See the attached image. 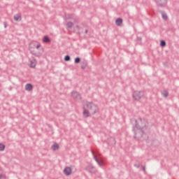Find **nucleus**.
Returning a JSON list of instances; mask_svg holds the SVG:
<instances>
[{"label":"nucleus","instance_id":"1","mask_svg":"<svg viewBox=\"0 0 179 179\" xmlns=\"http://www.w3.org/2000/svg\"><path fill=\"white\" fill-rule=\"evenodd\" d=\"M135 127H133V131L134 132V138L135 139H141L143 138L145 135V129L148 127V121L145 119L138 118V120H135Z\"/></svg>","mask_w":179,"mask_h":179},{"label":"nucleus","instance_id":"2","mask_svg":"<svg viewBox=\"0 0 179 179\" xmlns=\"http://www.w3.org/2000/svg\"><path fill=\"white\" fill-rule=\"evenodd\" d=\"M86 107H87V110H86L85 108H83V110H84L83 115L86 118H87V117H89V115H90V114L94 115V114H96V113H97V110H99V108L97 107V106H96L92 102H87L86 103Z\"/></svg>","mask_w":179,"mask_h":179},{"label":"nucleus","instance_id":"3","mask_svg":"<svg viewBox=\"0 0 179 179\" xmlns=\"http://www.w3.org/2000/svg\"><path fill=\"white\" fill-rule=\"evenodd\" d=\"M143 92L142 91H135L133 93V97L135 100H139L143 96Z\"/></svg>","mask_w":179,"mask_h":179},{"label":"nucleus","instance_id":"4","mask_svg":"<svg viewBox=\"0 0 179 179\" xmlns=\"http://www.w3.org/2000/svg\"><path fill=\"white\" fill-rule=\"evenodd\" d=\"M86 170L87 171H89L90 173H91V174H94V173L97 171V170L96 169V167H94L93 164L88 165L86 168Z\"/></svg>","mask_w":179,"mask_h":179},{"label":"nucleus","instance_id":"5","mask_svg":"<svg viewBox=\"0 0 179 179\" xmlns=\"http://www.w3.org/2000/svg\"><path fill=\"white\" fill-rule=\"evenodd\" d=\"M157 6H166L167 5V0H155Z\"/></svg>","mask_w":179,"mask_h":179},{"label":"nucleus","instance_id":"6","mask_svg":"<svg viewBox=\"0 0 179 179\" xmlns=\"http://www.w3.org/2000/svg\"><path fill=\"white\" fill-rule=\"evenodd\" d=\"M71 96L76 101H79L81 99L80 94L78 92H71Z\"/></svg>","mask_w":179,"mask_h":179},{"label":"nucleus","instance_id":"7","mask_svg":"<svg viewBox=\"0 0 179 179\" xmlns=\"http://www.w3.org/2000/svg\"><path fill=\"white\" fill-rule=\"evenodd\" d=\"M64 173L65 176H71V174H72V169H71V167H69V166H66L64 169Z\"/></svg>","mask_w":179,"mask_h":179},{"label":"nucleus","instance_id":"8","mask_svg":"<svg viewBox=\"0 0 179 179\" xmlns=\"http://www.w3.org/2000/svg\"><path fill=\"white\" fill-rule=\"evenodd\" d=\"M29 62L31 68H36V66L37 65V60H36V59H30Z\"/></svg>","mask_w":179,"mask_h":179},{"label":"nucleus","instance_id":"9","mask_svg":"<svg viewBox=\"0 0 179 179\" xmlns=\"http://www.w3.org/2000/svg\"><path fill=\"white\" fill-rule=\"evenodd\" d=\"M94 159H95V162L99 164V166H103L104 164V162L101 159H97V157L94 156Z\"/></svg>","mask_w":179,"mask_h":179},{"label":"nucleus","instance_id":"10","mask_svg":"<svg viewBox=\"0 0 179 179\" xmlns=\"http://www.w3.org/2000/svg\"><path fill=\"white\" fill-rule=\"evenodd\" d=\"M36 45H37V42L36 41L31 42L29 47V50H34V48H36Z\"/></svg>","mask_w":179,"mask_h":179},{"label":"nucleus","instance_id":"11","mask_svg":"<svg viewBox=\"0 0 179 179\" xmlns=\"http://www.w3.org/2000/svg\"><path fill=\"white\" fill-rule=\"evenodd\" d=\"M14 20H15V22L22 20V16H20V14H16L14 15Z\"/></svg>","mask_w":179,"mask_h":179},{"label":"nucleus","instance_id":"12","mask_svg":"<svg viewBox=\"0 0 179 179\" xmlns=\"http://www.w3.org/2000/svg\"><path fill=\"white\" fill-rule=\"evenodd\" d=\"M25 90L30 92V90H33V85L31 84H27L25 85Z\"/></svg>","mask_w":179,"mask_h":179},{"label":"nucleus","instance_id":"13","mask_svg":"<svg viewBox=\"0 0 179 179\" xmlns=\"http://www.w3.org/2000/svg\"><path fill=\"white\" fill-rule=\"evenodd\" d=\"M115 24L117 26H120V24H122V18H117L116 20H115Z\"/></svg>","mask_w":179,"mask_h":179},{"label":"nucleus","instance_id":"14","mask_svg":"<svg viewBox=\"0 0 179 179\" xmlns=\"http://www.w3.org/2000/svg\"><path fill=\"white\" fill-rule=\"evenodd\" d=\"M43 43H51V40L50 39V38L47 36H45L43 38Z\"/></svg>","mask_w":179,"mask_h":179},{"label":"nucleus","instance_id":"15","mask_svg":"<svg viewBox=\"0 0 179 179\" xmlns=\"http://www.w3.org/2000/svg\"><path fill=\"white\" fill-rule=\"evenodd\" d=\"M29 51L32 55H34V57H40V55L34 51V49H29Z\"/></svg>","mask_w":179,"mask_h":179},{"label":"nucleus","instance_id":"16","mask_svg":"<svg viewBox=\"0 0 179 179\" xmlns=\"http://www.w3.org/2000/svg\"><path fill=\"white\" fill-rule=\"evenodd\" d=\"M59 148V146L57 143L52 145V150H58Z\"/></svg>","mask_w":179,"mask_h":179},{"label":"nucleus","instance_id":"17","mask_svg":"<svg viewBox=\"0 0 179 179\" xmlns=\"http://www.w3.org/2000/svg\"><path fill=\"white\" fill-rule=\"evenodd\" d=\"M72 26H73V23L72 22H69L66 24L67 29H72Z\"/></svg>","mask_w":179,"mask_h":179},{"label":"nucleus","instance_id":"18","mask_svg":"<svg viewBox=\"0 0 179 179\" xmlns=\"http://www.w3.org/2000/svg\"><path fill=\"white\" fill-rule=\"evenodd\" d=\"M109 141H110V143H109L110 145H115V139L114 138L110 137Z\"/></svg>","mask_w":179,"mask_h":179},{"label":"nucleus","instance_id":"19","mask_svg":"<svg viewBox=\"0 0 179 179\" xmlns=\"http://www.w3.org/2000/svg\"><path fill=\"white\" fill-rule=\"evenodd\" d=\"M162 16L164 20H167V14L166 13L162 12Z\"/></svg>","mask_w":179,"mask_h":179},{"label":"nucleus","instance_id":"20","mask_svg":"<svg viewBox=\"0 0 179 179\" xmlns=\"http://www.w3.org/2000/svg\"><path fill=\"white\" fill-rule=\"evenodd\" d=\"M162 94L164 97H168L169 92H167V90H164Z\"/></svg>","mask_w":179,"mask_h":179},{"label":"nucleus","instance_id":"21","mask_svg":"<svg viewBox=\"0 0 179 179\" xmlns=\"http://www.w3.org/2000/svg\"><path fill=\"white\" fill-rule=\"evenodd\" d=\"M5 150V145L0 143V152H3Z\"/></svg>","mask_w":179,"mask_h":179},{"label":"nucleus","instance_id":"22","mask_svg":"<svg viewBox=\"0 0 179 179\" xmlns=\"http://www.w3.org/2000/svg\"><path fill=\"white\" fill-rule=\"evenodd\" d=\"M64 61L66 62L71 61V57L69 55H66L64 57Z\"/></svg>","mask_w":179,"mask_h":179},{"label":"nucleus","instance_id":"23","mask_svg":"<svg viewBox=\"0 0 179 179\" xmlns=\"http://www.w3.org/2000/svg\"><path fill=\"white\" fill-rule=\"evenodd\" d=\"M160 45H161V47L166 46V41H160Z\"/></svg>","mask_w":179,"mask_h":179},{"label":"nucleus","instance_id":"24","mask_svg":"<svg viewBox=\"0 0 179 179\" xmlns=\"http://www.w3.org/2000/svg\"><path fill=\"white\" fill-rule=\"evenodd\" d=\"M80 62V57H76L75 59V64H79Z\"/></svg>","mask_w":179,"mask_h":179},{"label":"nucleus","instance_id":"25","mask_svg":"<svg viewBox=\"0 0 179 179\" xmlns=\"http://www.w3.org/2000/svg\"><path fill=\"white\" fill-rule=\"evenodd\" d=\"M41 47V45H40V43H36L35 48H36V50H38V48Z\"/></svg>","mask_w":179,"mask_h":179},{"label":"nucleus","instance_id":"26","mask_svg":"<svg viewBox=\"0 0 179 179\" xmlns=\"http://www.w3.org/2000/svg\"><path fill=\"white\" fill-rule=\"evenodd\" d=\"M1 178H5V176L2 175L1 173H0V179Z\"/></svg>","mask_w":179,"mask_h":179},{"label":"nucleus","instance_id":"27","mask_svg":"<svg viewBox=\"0 0 179 179\" xmlns=\"http://www.w3.org/2000/svg\"><path fill=\"white\" fill-rule=\"evenodd\" d=\"M3 25H4L5 29H6V27H7L6 22H3Z\"/></svg>","mask_w":179,"mask_h":179},{"label":"nucleus","instance_id":"28","mask_svg":"<svg viewBox=\"0 0 179 179\" xmlns=\"http://www.w3.org/2000/svg\"><path fill=\"white\" fill-rule=\"evenodd\" d=\"M135 167H136L137 169H139V165H136V164H134Z\"/></svg>","mask_w":179,"mask_h":179},{"label":"nucleus","instance_id":"29","mask_svg":"<svg viewBox=\"0 0 179 179\" xmlns=\"http://www.w3.org/2000/svg\"><path fill=\"white\" fill-rule=\"evenodd\" d=\"M87 32H88L87 29H85V34H87Z\"/></svg>","mask_w":179,"mask_h":179},{"label":"nucleus","instance_id":"30","mask_svg":"<svg viewBox=\"0 0 179 179\" xmlns=\"http://www.w3.org/2000/svg\"><path fill=\"white\" fill-rule=\"evenodd\" d=\"M143 171H145V166H143Z\"/></svg>","mask_w":179,"mask_h":179},{"label":"nucleus","instance_id":"31","mask_svg":"<svg viewBox=\"0 0 179 179\" xmlns=\"http://www.w3.org/2000/svg\"><path fill=\"white\" fill-rule=\"evenodd\" d=\"M92 155H94V152L93 151H92Z\"/></svg>","mask_w":179,"mask_h":179}]
</instances>
